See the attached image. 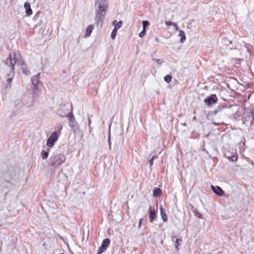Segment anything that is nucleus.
Returning a JSON list of instances; mask_svg holds the SVG:
<instances>
[{"mask_svg": "<svg viewBox=\"0 0 254 254\" xmlns=\"http://www.w3.org/2000/svg\"><path fill=\"white\" fill-rule=\"evenodd\" d=\"M14 66L18 71H21L23 74H28L26 66L24 63L21 56L19 51H13L9 54L8 58L3 62L1 66V71L6 75L8 83H10L14 74Z\"/></svg>", "mask_w": 254, "mask_h": 254, "instance_id": "obj_1", "label": "nucleus"}, {"mask_svg": "<svg viewBox=\"0 0 254 254\" xmlns=\"http://www.w3.org/2000/svg\"><path fill=\"white\" fill-rule=\"evenodd\" d=\"M21 97V93L18 90L12 91L10 95L9 99L13 104L14 108L17 111V112H14L12 113L14 116L20 112H22L24 107H32L36 101H33L32 98V101L30 103L25 102L22 100Z\"/></svg>", "mask_w": 254, "mask_h": 254, "instance_id": "obj_2", "label": "nucleus"}, {"mask_svg": "<svg viewBox=\"0 0 254 254\" xmlns=\"http://www.w3.org/2000/svg\"><path fill=\"white\" fill-rule=\"evenodd\" d=\"M108 7L107 0H96L95 5L96 23L98 26L100 24L102 25V22L105 19Z\"/></svg>", "mask_w": 254, "mask_h": 254, "instance_id": "obj_3", "label": "nucleus"}, {"mask_svg": "<svg viewBox=\"0 0 254 254\" xmlns=\"http://www.w3.org/2000/svg\"><path fill=\"white\" fill-rule=\"evenodd\" d=\"M31 82L32 98L33 101H37L40 96L43 85L42 82L40 81V73H38L31 78Z\"/></svg>", "mask_w": 254, "mask_h": 254, "instance_id": "obj_4", "label": "nucleus"}, {"mask_svg": "<svg viewBox=\"0 0 254 254\" xmlns=\"http://www.w3.org/2000/svg\"><path fill=\"white\" fill-rule=\"evenodd\" d=\"M52 166L56 167L63 164L66 160V157L62 154H57L51 158Z\"/></svg>", "mask_w": 254, "mask_h": 254, "instance_id": "obj_5", "label": "nucleus"}, {"mask_svg": "<svg viewBox=\"0 0 254 254\" xmlns=\"http://www.w3.org/2000/svg\"><path fill=\"white\" fill-rule=\"evenodd\" d=\"M59 135L57 131L54 132L49 137L47 141V145L51 147L54 145L55 142L58 139Z\"/></svg>", "mask_w": 254, "mask_h": 254, "instance_id": "obj_6", "label": "nucleus"}, {"mask_svg": "<svg viewBox=\"0 0 254 254\" xmlns=\"http://www.w3.org/2000/svg\"><path fill=\"white\" fill-rule=\"evenodd\" d=\"M110 243V240L109 239L107 238L104 239L101 244V246L99 247L98 251V254H101L107 250L109 244Z\"/></svg>", "mask_w": 254, "mask_h": 254, "instance_id": "obj_7", "label": "nucleus"}, {"mask_svg": "<svg viewBox=\"0 0 254 254\" xmlns=\"http://www.w3.org/2000/svg\"><path fill=\"white\" fill-rule=\"evenodd\" d=\"M217 98L215 94H212L211 96L208 97L204 100V102L206 105H211L215 104L217 102Z\"/></svg>", "mask_w": 254, "mask_h": 254, "instance_id": "obj_8", "label": "nucleus"}, {"mask_svg": "<svg viewBox=\"0 0 254 254\" xmlns=\"http://www.w3.org/2000/svg\"><path fill=\"white\" fill-rule=\"evenodd\" d=\"M210 188L211 189L213 190V191L217 195L219 196L223 195L224 192L220 187L211 185Z\"/></svg>", "mask_w": 254, "mask_h": 254, "instance_id": "obj_9", "label": "nucleus"}, {"mask_svg": "<svg viewBox=\"0 0 254 254\" xmlns=\"http://www.w3.org/2000/svg\"><path fill=\"white\" fill-rule=\"evenodd\" d=\"M24 8L25 9V13L27 16H29L32 14V10L31 8L30 4L29 2L26 1L24 3Z\"/></svg>", "mask_w": 254, "mask_h": 254, "instance_id": "obj_10", "label": "nucleus"}, {"mask_svg": "<svg viewBox=\"0 0 254 254\" xmlns=\"http://www.w3.org/2000/svg\"><path fill=\"white\" fill-rule=\"evenodd\" d=\"M160 213L161 218L163 221L166 222L168 220L167 216L166 214V211L163 207L161 205L160 207Z\"/></svg>", "mask_w": 254, "mask_h": 254, "instance_id": "obj_11", "label": "nucleus"}, {"mask_svg": "<svg viewBox=\"0 0 254 254\" xmlns=\"http://www.w3.org/2000/svg\"><path fill=\"white\" fill-rule=\"evenodd\" d=\"M156 218V212L154 209L150 208L149 219L151 222H152Z\"/></svg>", "mask_w": 254, "mask_h": 254, "instance_id": "obj_12", "label": "nucleus"}, {"mask_svg": "<svg viewBox=\"0 0 254 254\" xmlns=\"http://www.w3.org/2000/svg\"><path fill=\"white\" fill-rule=\"evenodd\" d=\"M93 29V26L92 25H89L86 29V31L85 32V36H87V37L89 36L90 35Z\"/></svg>", "mask_w": 254, "mask_h": 254, "instance_id": "obj_13", "label": "nucleus"}, {"mask_svg": "<svg viewBox=\"0 0 254 254\" xmlns=\"http://www.w3.org/2000/svg\"><path fill=\"white\" fill-rule=\"evenodd\" d=\"M179 36L180 37V42L182 43H184L186 40V35L184 31L180 30Z\"/></svg>", "mask_w": 254, "mask_h": 254, "instance_id": "obj_14", "label": "nucleus"}, {"mask_svg": "<svg viewBox=\"0 0 254 254\" xmlns=\"http://www.w3.org/2000/svg\"><path fill=\"white\" fill-rule=\"evenodd\" d=\"M161 192V190L158 188H155L153 190V196L154 197L159 196Z\"/></svg>", "mask_w": 254, "mask_h": 254, "instance_id": "obj_15", "label": "nucleus"}, {"mask_svg": "<svg viewBox=\"0 0 254 254\" xmlns=\"http://www.w3.org/2000/svg\"><path fill=\"white\" fill-rule=\"evenodd\" d=\"M113 24L114 25V29L118 30V29L122 26V22L121 21L117 22L116 20H115L113 21Z\"/></svg>", "mask_w": 254, "mask_h": 254, "instance_id": "obj_16", "label": "nucleus"}, {"mask_svg": "<svg viewBox=\"0 0 254 254\" xmlns=\"http://www.w3.org/2000/svg\"><path fill=\"white\" fill-rule=\"evenodd\" d=\"M225 108L224 106H219L218 107L216 110L212 112V114L213 115H216L218 113L222 111L223 109Z\"/></svg>", "mask_w": 254, "mask_h": 254, "instance_id": "obj_17", "label": "nucleus"}, {"mask_svg": "<svg viewBox=\"0 0 254 254\" xmlns=\"http://www.w3.org/2000/svg\"><path fill=\"white\" fill-rule=\"evenodd\" d=\"M49 155V152L48 151H45V150H42L41 152V156L43 160H45L47 159Z\"/></svg>", "mask_w": 254, "mask_h": 254, "instance_id": "obj_18", "label": "nucleus"}, {"mask_svg": "<svg viewBox=\"0 0 254 254\" xmlns=\"http://www.w3.org/2000/svg\"><path fill=\"white\" fill-rule=\"evenodd\" d=\"M68 114L70 116L69 125H70V126H71V124L72 125H73V123L75 122V118H74L73 114H70V113H68Z\"/></svg>", "mask_w": 254, "mask_h": 254, "instance_id": "obj_19", "label": "nucleus"}, {"mask_svg": "<svg viewBox=\"0 0 254 254\" xmlns=\"http://www.w3.org/2000/svg\"><path fill=\"white\" fill-rule=\"evenodd\" d=\"M182 242V239H176V241H175V248L177 249V250H179V244L180 243Z\"/></svg>", "mask_w": 254, "mask_h": 254, "instance_id": "obj_20", "label": "nucleus"}, {"mask_svg": "<svg viewBox=\"0 0 254 254\" xmlns=\"http://www.w3.org/2000/svg\"><path fill=\"white\" fill-rule=\"evenodd\" d=\"M164 80L167 82V83H169L171 82V80H172V76L170 74H167L166 75V76H164Z\"/></svg>", "mask_w": 254, "mask_h": 254, "instance_id": "obj_21", "label": "nucleus"}, {"mask_svg": "<svg viewBox=\"0 0 254 254\" xmlns=\"http://www.w3.org/2000/svg\"><path fill=\"white\" fill-rule=\"evenodd\" d=\"M117 30L114 29L111 33V37L112 39H114L116 36Z\"/></svg>", "mask_w": 254, "mask_h": 254, "instance_id": "obj_22", "label": "nucleus"}, {"mask_svg": "<svg viewBox=\"0 0 254 254\" xmlns=\"http://www.w3.org/2000/svg\"><path fill=\"white\" fill-rule=\"evenodd\" d=\"M42 14V12L38 11L36 12L35 16H34L33 20H36L38 19V17Z\"/></svg>", "mask_w": 254, "mask_h": 254, "instance_id": "obj_23", "label": "nucleus"}, {"mask_svg": "<svg viewBox=\"0 0 254 254\" xmlns=\"http://www.w3.org/2000/svg\"><path fill=\"white\" fill-rule=\"evenodd\" d=\"M149 22L147 20H144L142 21V26L143 28H144L145 29V28L147 27L149 25Z\"/></svg>", "mask_w": 254, "mask_h": 254, "instance_id": "obj_24", "label": "nucleus"}, {"mask_svg": "<svg viewBox=\"0 0 254 254\" xmlns=\"http://www.w3.org/2000/svg\"><path fill=\"white\" fill-rule=\"evenodd\" d=\"M146 34V30L144 28H143L142 30L139 33V36L140 37H143Z\"/></svg>", "mask_w": 254, "mask_h": 254, "instance_id": "obj_25", "label": "nucleus"}, {"mask_svg": "<svg viewBox=\"0 0 254 254\" xmlns=\"http://www.w3.org/2000/svg\"><path fill=\"white\" fill-rule=\"evenodd\" d=\"M63 127L61 125H58L56 127V129L60 132L62 129Z\"/></svg>", "mask_w": 254, "mask_h": 254, "instance_id": "obj_26", "label": "nucleus"}, {"mask_svg": "<svg viewBox=\"0 0 254 254\" xmlns=\"http://www.w3.org/2000/svg\"><path fill=\"white\" fill-rule=\"evenodd\" d=\"M237 159V155H232L231 157V160L232 161H236Z\"/></svg>", "mask_w": 254, "mask_h": 254, "instance_id": "obj_27", "label": "nucleus"}, {"mask_svg": "<svg viewBox=\"0 0 254 254\" xmlns=\"http://www.w3.org/2000/svg\"><path fill=\"white\" fill-rule=\"evenodd\" d=\"M156 158V156H153L150 160H149V164L150 166H152L153 165V160L154 158Z\"/></svg>", "mask_w": 254, "mask_h": 254, "instance_id": "obj_28", "label": "nucleus"}, {"mask_svg": "<svg viewBox=\"0 0 254 254\" xmlns=\"http://www.w3.org/2000/svg\"><path fill=\"white\" fill-rule=\"evenodd\" d=\"M173 24H174V22L170 21H166V24L168 26H172Z\"/></svg>", "mask_w": 254, "mask_h": 254, "instance_id": "obj_29", "label": "nucleus"}, {"mask_svg": "<svg viewBox=\"0 0 254 254\" xmlns=\"http://www.w3.org/2000/svg\"><path fill=\"white\" fill-rule=\"evenodd\" d=\"M143 220V218H140L139 220V222H138V228H139L141 226V224H142V221Z\"/></svg>", "mask_w": 254, "mask_h": 254, "instance_id": "obj_30", "label": "nucleus"}, {"mask_svg": "<svg viewBox=\"0 0 254 254\" xmlns=\"http://www.w3.org/2000/svg\"><path fill=\"white\" fill-rule=\"evenodd\" d=\"M110 132V131L109 130V132ZM110 139H111L110 133H109V135H108V142H109V145H110V147H111Z\"/></svg>", "mask_w": 254, "mask_h": 254, "instance_id": "obj_31", "label": "nucleus"}, {"mask_svg": "<svg viewBox=\"0 0 254 254\" xmlns=\"http://www.w3.org/2000/svg\"><path fill=\"white\" fill-rule=\"evenodd\" d=\"M154 61H156V62L158 63V64H161L162 63V62H161L160 60H159V59H155V60H154Z\"/></svg>", "mask_w": 254, "mask_h": 254, "instance_id": "obj_32", "label": "nucleus"}, {"mask_svg": "<svg viewBox=\"0 0 254 254\" xmlns=\"http://www.w3.org/2000/svg\"><path fill=\"white\" fill-rule=\"evenodd\" d=\"M58 113H59V114L61 116H65V115H66V114H65V115H62V114L60 113V110H59V111H58Z\"/></svg>", "mask_w": 254, "mask_h": 254, "instance_id": "obj_33", "label": "nucleus"}, {"mask_svg": "<svg viewBox=\"0 0 254 254\" xmlns=\"http://www.w3.org/2000/svg\"><path fill=\"white\" fill-rule=\"evenodd\" d=\"M172 25L175 26V27H176V29H177L178 25H177V24L176 23H174V24Z\"/></svg>", "mask_w": 254, "mask_h": 254, "instance_id": "obj_34", "label": "nucleus"}, {"mask_svg": "<svg viewBox=\"0 0 254 254\" xmlns=\"http://www.w3.org/2000/svg\"><path fill=\"white\" fill-rule=\"evenodd\" d=\"M229 42L230 44L232 43V41H229Z\"/></svg>", "mask_w": 254, "mask_h": 254, "instance_id": "obj_35", "label": "nucleus"}, {"mask_svg": "<svg viewBox=\"0 0 254 254\" xmlns=\"http://www.w3.org/2000/svg\"><path fill=\"white\" fill-rule=\"evenodd\" d=\"M59 254H64V253H60Z\"/></svg>", "mask_w": 254, "mask_h": 254, "instance_id": "obj_36", "label": "nucleus"}]
</instances>
